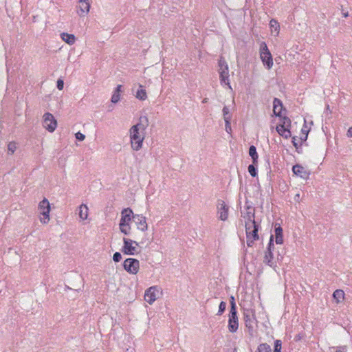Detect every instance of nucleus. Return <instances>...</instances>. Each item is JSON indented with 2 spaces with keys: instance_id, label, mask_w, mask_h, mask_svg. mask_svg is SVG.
Here are the masks:
<instances>
[{
  "instance_id": "obj_1",
  "label": "nucleus",
  "mask_w": 352,
  "mask_h": 352,
  "mask_svg": "<svg viewBox=\"0 0 352 352\" xmlns=\"http://www.w3.org/2000/svg\"><path fill=\"white\" fill-rule=\"evenodd\" d=\"M148 126V119L146 116H141L139 122L133 125L130 129V138L131 147L135 151H138L142 148V142L144 139L143 133Z\"/></svg>"
},
{
  "instance_id": "obj_2",
  "label": "nucleus",
  "mask_w": 352,
  "mask_h": 352,
  "mask_svg": "<svg viewBox=\"0 0 352 352\" xmlns=\"http://www.w3.org/2000/svg\"><path fill=\"white\" fill-rule=\"evenodd\" d=\"M283 109L285 110V109L283 108L282 101L277 98H274L273 101V113L276 116L280 118V123L277 126L291 127V120L287 116H282V111Z\"/></svg>"
},
{
  "instance_id": "obj_3",
  "label": "nucleus",
  "mask_w": 352,
  "mask_h": 352,
  "mask_svg": "<svg viewBox=\"0 0 352 352\" xmlns=\"http://www.w3.org/2000/svg\"><path fill=\"white\" fill-rule=\"evenodd\" d=\"M243 320L246 328L250 334H252L254 327L257 324V320L255 316V311L252 309H244Z\"/></svg>"
},
{
  "instance_id": "obj_4",
  "label": "nucleus",
  "mask_w": 352,
  "mask_h": 352,
  "mask_svg": "<svg viewBox=\"0 0 352 352\" xmlns=\"http://www.w3.org/2000/svg\"><path fill=\"white\" fill-rule=\"evenodd\" d=\"M219 77L221 84H224L228 85L230 88V82H229V70L228 65L225 60V58L222 56L219 59Z\"/></svg>"
},
{
  "instance_id": "obj_5",
  "label": "nucleus",
  "mask_w": 352,
  "mask_h": 352,
  "mask_svg": "<svg viewBox=\"0 0 352 352\" xmlns=\"http://www.w3.org/2000/svg\"><path fill=\"white\" fill-rule=\"evenodd\" d=\"M38 209L40 214L42 216L40 217V221L43 224L47 223L50 221V204L49 201L46 198H44L38 204Z\"/></svg>"
},
{
  "instance_id": "obj_6",
  "label": "nucleus",
  "mask_w": 352,
  "mask_h": 352,
  "mask_svg": "<svg viewBox=\"0 0 352 352\" xmlns=\"http://www.w3.org/2000/svg\"><path fill=\"white\" fill-rule=\"evenodd\" d=\"M260 57L265 66L270 69L273 65L272 56L265 42L261 44Z\"/></svg>"
},
{
  "instance_id": "obj_7",
  "label": "nucleus",
  "mask_w": 352,
  "mask_h": 352,
  "mask_svg": "<svg viewBox=\"0 0 352 352\" xmlns=\"http://www.w3.org/2000/svg\"><path fill=\"white\" fill-rule=\"evenodd\" d=\"M259 224L256 223L254 226H249L248 227H245V232H246V239H247V245L248 247H252L255 241L258 239V229Z\"/></svg>"
},
{
  "instance_id": "obj_8",
  "label": "nucleus",
  "mask_w": 352,
  "mask_h": 352,
  "mask_svg": "<svg viewBox=\"0 0 352 352\" xmlns=\"http://www.w3.org/2000/svg\"><path fill=\"white\" fill-rule=\"evenodd\" d=\"M123 246L122 252L126 255H135L136 252V247L139 243L132 239L128 238H123Z\"/></svg>"
},
{
  "instance_id": "obj_9",
  "label": "nucleus",
  "mask_w": 352,
  "mask_h": 352,
  "mask_svg": "<svg viewBox=\"0 0 352 352\" xmlns=\"http://www.w3.org/2000/svg\"><path fill=\"white\" fill-rule=\"evenodd\" d=\"M43 127L49 132H54L57 126V121L54 116L49 113H45L43 121Z\"/></svg>"
},
{
  "instance_id": "obj_10",
  "label": "nucleus",
  "mask_w": 352,
  "mask_h": 352,
  "mask_svg": "<svg viewBox=\"0 0 352 352\" xmlns=\"http://www.w3.org/2000/svg\"><path fill=\"white\" fill-rule=\"evenodd\" d=\"M124 269L131 274H136L140 268V262L138 259L128 258L123 263Z\"/></svg>"
},
{
  "instance_id": "obj_11",
  "label": "nucleus",
  "mask_w": 352,
  "mask_h": 352,
  "mask_svg": "<svg viewBox=\"0 0 352 352\" xmlns=\"http://www.w3.org/2000/svg\"><path fill=\"white\" fill-rule=\"evenodd\" d=\"M247 211L242 214V217L245 219V227H248L249 226H254L257 223L255 221V209L252 208L251 206H246Z\"/></svg>"
},
{
  "instance_id": "obj_12",
  "label": "nucleus",
  "mask_w": 352,
  "mask_h": 352,
  "mask_svg": "<svg viewBox=\"0 0 352 352\" xmlns=\"http://www.w3.org/2000/svg\"><path fill=\"white\" fill-rule=\"evenodd\" d=\"M228 330L231 333H234L239 327V320L236 311H230L228 319Z\"/></svg>"
},
{
  "instance_id": "obj_13",
  "label": "nucleus",
  "mask_w": 352,
  "mask_h": 352,
  "mask_svg": "<svg viewBox=\"0 0 352 352\" xmlns=\"http://www.w3.org/2000/svg\"><path fill=\"white\" fill-rule=\"evenodd\" d=\"M135 214L131 208H124L121 211V219L120 220V223H122V225H124L125 223H130L131 221L134 220Z\"/></svg>"
},
{
  "instance_id": "obj_14",
  "label": "nucleus",
  "mask_w": 352,
  "mask_h": 352,
  "mask_svg": "<svg viewBox=\"0 0 352 352\" xmlns=\"http://www.w3.org/2000/svg\"><path fill=\"white\" fill-rule=\"evenodd\" d=\"M137 228L142 232L147 230L148 225L146 223V219L142 214H135L134 220Z\"/></svg>"
},
{
  "instance_id": "obj_15",
  "label": "nucleus",
  "mask_w": 352,
  "mask_h": 352,
  "mask_svg": "<svg viewBox=\"0 0 352 352\" xmlns=\"http://www.w3.org/2000/svg\"><path fill=\"white\" fill-rule=\"evenodd\" d=\"M292 171L294 175L300 177L302 179H307L309 177V172L306 170L305 167L300 164H296L292 167Z\"/></svg>"
},
{
  "instance_id": "obj_16",
  "label": "nucleus",
  "mask_w": 352,
  "mask_h": 352,
  "mask_svg": "<svg viewBox=\"0 0 352 352\" xmlns=\"http://www.w3.org/2000/svg\"><path fill=\"white\" fill-rule=\"evenodd\" d=\"M156 291H157V287L153 286V287H151L148 289H147L145 292L144 300L150 305L153 303L157 298L156 294H155Z\"/></svg>"
},
{
  "instance_id": "obj_17",
  "label": "nucleus",
  "mask_w": 352,
  "mask_h": 352,
  "mask_svg": "<svg viewBox=\"0 0 352 352\" xmlns=\"http://www.w3.org/2000/svg\"><path fill=\"white\" fill-rule=\"evenodd\" d=\"M219 205L220 206L218 210L219 218L221 221H226L228 217V207L223 201H220Z\"/></svg>"
},
{
  "instance_id": "obj_18",
  "label": "nucleus",
  "mask_w": 352,
  "mask_h": 352,
  "mask_svg": "<svg viewBox=\"0 0 352 352\" xmlns=\"http://www.w3.org/2000/svg\"><path fill=\"white\" fill-rule=\"evenodd\" d=\"M263 262L272 267H275L276 266V262L274 259L273 252L266 250L265 252Z\"/></svg>"
},
{
  "instance_id": "obj_19",
  "label": "nucleus",
  "mask_w": 352,
  "mask_h": 352,
  "mask_svg": "<svg viewBox=\"0 0 352 352\" xmlns=\"http://www.w3.org/2000/svg\"><path fill=\"white\" fill-rule=\"evenodd\" d=\"M79 11L80 16H85L90 10V3L89 0H79Z\"/></svg>"
},
{
  "instance_id": "obj_20",
  "label": "nucleus",
  "mask_w": 352,
  "mask_h": 352,
  "mask_svg": "<svg viewBox=\"0 0 352 352\" xmlns=\"http://www.w3.org/2000/svg\"><path fill=\"white\" fill-rule=\"evenodd\" d=\"M276 129L278 133L283 138L288 139L289 137H291L292 133L290 131V127L276 126Z\"/></svg>"
},
{
  "instance_id": "obj_21",
  "label": "nucleus",
  "mask_w": 352,
  "mask_h": 352,
  "mask_svg": "<svg viewBox=\"0 0 352 352\" xmlns=\"http://www.w3.org/2000/svg\"><path fill=\"white\" fill-rule=\"evenodd\" d=\"M275 236H276V244H282L283 243V229L280 224H275Z\"/></svg>"
},
{
  "instance_id": "obj_22",
  "label": "nucleus",
  "mask_w": 352,
  "mask_h": 352,
  "mask_svg": "<svg viewBox=\"0 0 352 352\" xmlns=\"http://www.w3.org/2000/svg\"><path fill=\"white\" fill-rule=\"evenodd\" d=\"M61 38L67 44L72 45L75 43V36L72 34L63 32L60 34Z\"/></svg>"
},
{
  "instance_id": "obj_23",
  "label": "nucleus",
  "mask_w": 352,
  "mask_h": 352,
  "mask_svg": "<svg viewBox=\"0 0 352 352\" xmlns=\"http://www.w3.org/2000/svg\"><path fill=\"white\" fill-rule=\"evenodd\" d=\"M249 155L252 160V163L258 164V155L256 151V148L254 145L250 146Z\"/></svg>"
},
{
  "instance_id": "obj_24",
  "label": "nucleus",
  "mask_w": 352,
  "mask_h": 352,
  "mask_svg": "<svg viewBox=\"0 0 352 352\" xmlns=\"http://www.w3.org/2000/svg\"><path fill=\"white\" fill-rule=\"evenodd\" d=\"M89 209L85 204H81L79 206V217L82 220H85L88 217Z\"/></svg>"
},
{
  "instance_id": "obj_25",
  "label": "nucleus",
  "mask_w": 352,
  "mask_h": 352,
  "mask_svg": "<svg viewBox=\"0 0 352 352\" xmlns=\"http://www.w3.org/2000/svg\"><path fill=\"white\" fill-rule=\"evenodd\" d=\"M121 89H122L121 85H118L116 87V88L114 91V93L113 94V95L111 96V101L113 103H117L120 100V92L121 91Z\"/></svg>"
},
{
  "instance_id": "obj_26",
  "label": "nucleus",
  "mask_w": 352,
  "mask_h": 352,
  "mask_svg": "<svg viewBox=\"0 0 352 352\" xmlns=\"http://www.w3.org/2000/svg\"><path fill=\"white\" fill-rule=\"evenodd\" d=\"M140 89L137 91L135 97L140 100H145L147 98L146 91L143 86L140 85Z\"/></svg>"
},
{
  "instance_id": "obj_27",
  "label": "nucleus",
  "mask_w": 352,
  "mask_h": 352,
  "mask_svg": "<svg viewBox=\"0 0 352 352\" xmlns=\"http://www.w3.org/2000/svg\"><path fill=\"white\" fill-rule=\"evenodd\" d=\"M270 26L272 29V32H276V35L279 34L280 32V25L279 23L276 19H271L270 21Z\"/></svg>"
},
{
  "instance_id": "obj_28",
  "label": "nucleus",
  "mask_w": 352,
  "mask_h": 352,
  "mask_svg": "<svg viewBox=\"0 0 352 352\" xmlns=\"http://www.w3.org/2000/svg\"><path fill=\"white\" fill-rule=\"evenodd\" d=\"M119 228L122 233L124 235H129L131 233V227L130 223H125L124 226L122 223H119Z\"/></svg>"
},
{
  "instance_id": "obj_29",
  "label": "nucleus",
  "mask_w": 352,
  "mask_h": 352,
  "mask_svg": "<svg viewBox=\"0 0 352 352\" xmlns=\"http://www.w3.org/2000/svg\"><path fill=\"white\" fill-rule=\"evenodd\" d=\"M255 352H272L271 346L267 343L260 344Z\"/></svg>"
},
{
  "instance_id": "obj_30",
  "label": "nucleus",
  "mask_w": 352,
  "mask_h": 352,
  "mask_svg": "<svg viewBox=\"0 0 352 352\" xmlns=\"http://www.w3.org/2000/svg\"><path fill=\"white\" fill-rule=\"evenodd\" d=\"M333 298L336 300L337 302H340L344 299V293L342 289H336L333 294Z\"/></svg>"
},
{
  "instance_id": "obj_31",
  "label": "nucleus",
  "mask_w": 352,
  "mask_h": 352,
  "mask_svg": "<svg viewBox=\"0 0 352 352\" xmlns=\"http://www.w3.org/2000/svg\"><path fill=\"white\" fill-rule=\"evenodd\" d=\"M257 164H252L248 166V172L250 174V175L253 177H256L257 175V168H256Z\"/></svg>"
},
{
  "instance_id": "obj_32",
  "label": "nucleus",
  "mask_w": 352,
  "mask_h": 352,
  "mask_svg": "<svg viewBox=\"0 0 352 352\" xmlns=\"http://www.w3.org/2000/svg\"><path fill=\"white\" fill-rule=\"evenodd\" d=\"M222 111H223V116L224 120H231V119H232V114L230 113L228 107L225 106L223 108Z\"/></svg>"
},
{
  "instance_id": "obj_33",
  "label": "nucleus",
  "mask_w": 352,
  "mask_h": 352,
  "mask_svg": "<svg viewBox=\"0 0 352 352\" xmlns=\"http://www.w3.org/2000/svg\"><path fill=\"white\" fill-rule=\"evenodd\" d=\"M16 143L15 142H10L8 144V153L9 155H12L16 150Z\"/></svg>"
},
{
  "instance_id": "obj_34",
  "label": "nucleus",
  "mask_w": 352,
  "mask_h": 352,
  "mask_svg": "<svg viewBox=\"0 0 352 352\" xmlns=\"http://www.w3.org/2000/svg\"><path fill=\"white\" fill-rule=\"evenodd\" d=\"M281 340H276L274 341V352H281Z\"/></svg>"
},
{
  "instance_id": "obj_35",
  "label": "nucleus",
  "mask_w": 352,
  "mask_h": 352,
  "mask_svg": "<svg viewBox=\"0 0 352 352\" xmlns=\"http://www.w3.org/2000/svg\"><path fill=\"white\" fill-rule=\"evenodd\" d=\"M226 308V303L224 301H221L219 306V310L217 312V315L221 316L225 311Z\"/></svg>"
},
{
  "instance_id": "obj_36",
  "label": "nucleus",
  "mask_w": 352,
  "mask_h": 352,
  "mask_svg": "<svg viewBox=\"0 0 352 352\" xmlns=\"http://www.w3.org/2000/svg\"><path fill=\"white\" fill-rule=\"evenodd\" d=\"M274 236L271 235L270 238V241L267 245V250H271L272 252H274Z\"/></svg>"
},
{
  "instance_id": "obj_37",
  "label": "nucleus",
  "mask_w": 352,
  "mask_h": 352,
  "mask_svg": "<svg viewBox=\"0 0 352 352\" xmlns=\"http://www.w3.org/2000/svg\"><path fill=\"white\" fill-rule=\"evenodd\" d=\"M230 311H233V309H234V311H236V305L235 303L234 298L233 296L230 297Z\"/></svg>"
},
{
  "instance_id": "obj_38",
  "label": "nucleus",
  "mask_w": 352,
  "mask_h": 352,
  "mask_svg": "<svg viewBox=\"0 0 352 352\" xmlns=\"http://www.w3.org/2000/svg\"><path fill=\"white\" fill-rule=\"evenodd\" d=\"M225 121V127H226V131L227 133H231L232 132V128H231V124H230V121L231 120H224Z\"/></svg>"
},
{
  "instance_id": "obj_39",
  "label": "nucleus",
  "mask_w": 352,
  "mask_h": 352,
  "mask_svg": "<svg viewBox=\"0 0 352 352\" xmlns=\"http://www.w3.org/2000/svg\"><path fill=\"white\" fill-rule=\"evenodd\" d=\"M122 259V255L120 252H116L113 256V260L114 262L118 263Z\"/></svg>"
},
{
  "instance_id": "obj_40",
  "label": "nucleus",
  "mask_w": 352,
  "mask_h": 352,
  "mask_svg": "<svg viewBox=\"0 0 352 352\" xmlns=\"http://www.w3.org/2000/svg\"><path fill=\"white\" fill-rule=\"evenodd\" d=\"M76 138L79 141H83L85 138V135L80 132H77L75 134Z\"/></svg>"
},
{
  "instance_id": "obj_41",
  "label": "nucleus",
  "mask_w": 352,
  "mask_h": 352,
  "mask_svg": "<svg viewBox=\"0 0 352 352\" xmlns=\"http://www.w3.org/2000/svg\"><path fill=\"white\" fill-rule=\"evenodd\" d=\"M292 144H293L294 146L296 148V151L298 153H300V151H299V146H298V144L297 142V139H296V136L292 138Z\"/></svg>"
},
{
  "instance_id": "obj_42",
  "label": "nucleus",
  "mask_w": 352,
  "mask_h": 352,
  "mask_svg": "<svg viewBox=\"0 0 352 352\" xmlns=\"http://www.w3.org/2000/svg\"><path fill=\"white\" fill-rule=\"evenodd\" d=\"M57 88L59 90H62L63 89V87H64V82L62 79H58L57 80Z\"/></svg>"
},
{
  "instance_id": "obj_43",
  "label": "nucleus",
  "mask_w": 352,
  "mask_h": 352,
  "mask_svg": "<svg viewBox=\"0 0 352 352\" xmlns=\"http://www.w3.org/2000/svg\"><path fill=\"white\" fill-rule=\"evenodd\" d=\"M309 130L307 129V126L305 125V124H304L303 127L301 129V132L303 135H305V133H307V135H308V133H309Z\"/></svg>"
},
{
  "instance_id": "obj_44",
  "label": "nucleus",
  "mask_w": 352,
  "mask_h": 352,
  "mask_svg": "<svg viewBox=\"0 0 352 352\" xmlns=\"http://www.w3.org/2000/svg\"><path fill=\"white\" fill-rule=\"evenodd\" d=\"M341 13H342V15L344 17V18H346L349 16V12L348 11H345L342 8L341 9Z\"/></svg>"
},
{
  "instance_id": "obj_45",
  "label": "nucleus",
  "mask_w": 352,
  "mask_h": 352,
  "mask_svg": "<svg viewBox=\"0 0 352 352\" xmlns=\"http://www.w3.org/2000/svg\"><path fill=\"white\" fill-rule=\"evenodd\" d=\"M346 135L349 138H352V126L349 128L347 133H346Z\"/></svg>"
},
{
  "instance_id": "obj_46",
  "label": "nucleus",
  "mask_w": 352,
  "mask_h": 352,
  "mask_svg": "<svg viewBox=\"0 0 352 352\" xmlns=\"http://www.w3.org/2000/svg\"><path fill=\"white\" fill-rule=\"evenodd\" d=\"M307 133H305V135H303L302 136L300 137V140L301 142H304V141H306L307 139ZM302 145V142H300V146Z\"/></svg>"
},
{
  "instance_id": "obj_47",
  "label": "nucleus",
  "mask_w": 352,
  "mask_h": 352,
  "mask_svg": "<svg viewBox=\"0 0 352 352\" xmlns=\"http://www.w3.org/2000/svg\"><path fill=\"white\" fill-rule=\"evenodd\" d=\"M300 335H297L296 337H295V340L296 341H298V340H300Z\"/></svg>"
},
{
  "instance_id": "obj_48",
  "label": "nucleus",
  "mask_w": 352,
  "mask_h": 352,
  "mask_svg": "<svg viewBox=\"0 0 352 352\" xmlns=\"http://www.w3.org/2000/svg\"><path fill=\"white\" fill-rule=\"evenodd\" d=\"M206 102H208V98H204V100H202V103H204H204H206Z\"/></svg>"
},
{
  "instance_id": "obj_49",
  "label": "nucleus",
  "mask_w": 352,
  "mask_h": 352,
  "mask_svg": "<svg viewBox=\"0 0 352 352\" xmlns=\"http://www.w3.org/2000/svg\"><path fill=\"white\" fill-rule=\"evenodd\" d=\"M283 258V256H280L279 254H278L277 256V260H279V259H282Z\"/></svg>"
},
{
  "instance_id": "obj_50",
  "label": "nucleus",
  "mask_w": 352,
  "mask_h": 352,
  "mask_svg": "<svg viewBox=\"0 0 352 352\" xmlns=\"http://www.w3.org/2000/svg\"><path fill=\"white\" fill-rule=\"evenodd\" d=\"M327 111H329V113H331V111H330L329 109V105H327V108H326Z\"/></svg>"
},
{
  "instance_id": "obj_51",
  "label": "nucleus",
  "mask_w": 352,
  "mask_h": 352,
  "mask_svg": "<svg viewBox=\"0 0 352 352\" xmlns=\"http://www.w3.org/2000/svg\"><path fill=\"white\" fill-rule=\"evenodd\" d=\"M296 198H299V197H300V195H299V194H297V195H296Z\"/></svg>"
},
{
  "instance_id": "obj_52",
  "label": "nucleus",
  "mask_w": 352,
  "mask_h": 352,
  "mask_svg": "<svg viewBox=\"0 0 352 352\" xmlns=\"http://www.w3.org/2000/svg\"><path fill=\"white\" fill-rule=\"evenodd\" d=\"M336 352H342L341 350H337Z\"/></svg>"
}]
</instances>
